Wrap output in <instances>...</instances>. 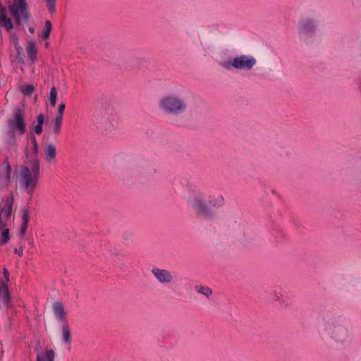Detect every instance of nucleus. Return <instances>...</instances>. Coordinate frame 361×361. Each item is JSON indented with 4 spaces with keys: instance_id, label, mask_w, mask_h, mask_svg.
<instances>
[{
    "instance_id": "nucleus-13",
    "label": "nucleus",
    "mask_w": 361,
    "mask_h": 361,
    "mask_svg": "<svg viewBox=\"0 0 361 361\" xmlns=\"http://www.w3.org/2000/svg\"><path fill=\"white\" fill-rule=\"evenodd\" d=\"M30 221V212L27 209H25L23 212L22 216V224L20 226L19 235L23 238L26 233V231L28 227V224Z\"/></svg>"
},
{
    "instance_id": "nucleus-8",
    "label": "nucleus",
    "mask_w": 361,
    "mask_h": 361,
    "mask_svg": "<svg viewBox=\"0 0 361 361\" xmlns=\"http://www.w3.org/2000/svg\"><path fill=\"white\" fill-rule=\"evenodd\" d=\"M0 27L6 28L7 30L13 29L11 20L6 16V9L0 4Z\"/></svg>"
},
{
    "instance_id": "nucleus-17",
    "label": "nucleus",
    "mask_w": 361,
    "mask_h": 361,
    "mask_svg": "<svg viewBox=\"0 0 361 361\" xmlns=\"http://www.w3.org/2000/svg\"><path fill=\"white\" fill-rule=\"evenodd\" d=\"M44 116L40 114L36 118V124L34 126V131L36 134L40 135L42 133V126L44 124Z\"/></svg>"
},
{
    "instance_id": "nucleus-15",
    "label": "nucleus",
    "mask_w": 361,
    "mask_h": 361,
    "mask_svg": "<svg viewBox=\"0 0 361 361\" xmlns=\"http://www.w3.org/2000/svg\"><path fill=\"white\" fill-rule=\"evenodd\" d=\"M12 214V202L7 200L4 207L1 208L0 214V221L4 220V218L8 219L11 216Z\"/></svg>"
},
{
    "instance_id": "nucleus-16",
    "label": "nucleus",
    "mask_w": 361,
    "mask_h": 361,
    "mask_svg": "<svg viewBox=\"0 0 361 361\" xmlns=\"http://www.w3.org/2000/svg\"><path fill=\"white\" fill-rule=\"evenodd\" d=\"M54 352L53 350H48L45 353H37V361H54Z\"/></svg>"
},
{
    "instance_id": "nucleus-4",
    "label": "nucleus",
    "mask_w": 361,
    "mask_h": 361,
    "mask_svg": "<svg viewBox=\"0 0 361 361\" xmlns=\"http://www.w3.org/2000/svg\"><path fill=\"white\" fill-rule=\"evenodd\" d=\"M4 276V280H0V300L5 306H8L11 302V294L8 286L9 281V272L6 268L3 270Z\"/></svg>"
},
{
    "instance_id": "nucleus-22",
    "label": "nucleus",
    "mask_w": 361,
    "mask_h": 361,
    "mask_svg": "<svg viewBox=\"0 0 361 361\" xmlns=\"http://www.w3.org/2000/svg\"><path fill=\"white\" fill-rule=\"evenodd\" d=\"M35 91V87L32 85H25L21 88V92L25 95H31Z\"/></svg>"
},
{
    "instance_id": "nucleus-12",
    "label": "nucleus",
    "mask_w": 361,
    "mask_h": 361,
    "mask_svg": "<svg viewBox=\"0 0 361 361\" xmlns=\"http://www.w3.org/2000/svg\"><path fill=\"white\" fill-rule=\"evenodd\" d=\"M152 272L161 282H170L172 279L170 273L166 270L154 269Z\"/></svg>"
},
{
    "instance_id": "nucleus-10",
    "label": "nucleus",
    "mask_w": 361,
    "mask_h": 361,
    "mask_svg": "<svg viewBox=\"0 0 361 361\" xmlns=\"http://www.w3.org/2000/svg\"><path fill=\"white\" fill-rule=\"evenodd\" d=\"M0 243L1 245H6L10 240L9 229L5 221H0Z\"/></svg>"
},
{
    "instance_id": "nucleus-3",
    "label": "nucleus",
    "mask_w": 361,
    "mask_h": 361,
    "mask_svg": "<svg viewBox=\"0 0 361 361\" xmlns=\"http://www.w3.org/2000/svg\"><path fill=\"white\" fill-rule=\"evenodd\" d=\"M10 13L15 22L20 24L21 20H29L28 4L27 0H13V5L10 7Z\"/></svg>"
},
{
    "instance_id": "nucleus-25",
    "label": "nucleus",
    "mask_w": 361,
    "mask_h": 361,
    "mask_svg": "<svg viewBox=\"0 0 361 361\" xmlns=\"http://www.w3.org/2000/svg\"><path fill=\"white\" fill-rule=\"evenodd\" d=\"M61 122H62V117H61V116H57L54 120V130L56 132H58L59 130L60 129Z\"/></svg>"
},
{
    "instance_id": "nucleus-2",
    "label": "nucleus",
    "mask_w": 361,
    "mask_h": 361,
    "mask_svg": "<svg viewBox=\"0 0 361 361\" xmlns=\"http://www.w3.org/2000/svg\"><path fill=\"white\" fill-rule=\"evenodd\" d=\"M8 133L15 135H23L26 132L25 112L23 109H15L12 116L7 121Z\"/></svg>"
},
{
    "instance_id": "nucleus-31",
    "label": "nucleus",
    "mask_w": 361,
    "mask_h": 361,
    "mask_svg": "<svg viewBox=\"0 0 361 361\" xmlns=\"http://www.w3.org/2000/svg\"><path fill=\"white\" fill-rule=\"evenodd\" d=\"M49 46V42H46V43H45V47L47 48Z\"/></svg>"
},
{
    "instance_id": "nucleus-1",
    "label": "nucleus",
    "mask_w": 361,
    "mask_h": 361,
    "mask_svg": "<svg viewBox=\"0 0 361 361\" xmlns=\"http://www.w3.org/2000/svg\"><path fill=\"white\" fill-rule=\"evenodd\" d=\"M22 166L19 170V180L22 186L29 194H32L38 183L39 175V161L35 158L29 164Z\"/></svg>"
},
{
    "instance_id": "nucleus-7",
    "label": "nucleus",
    "mask_w": 361,
    "mask_h": 361,
    "mask_svg": "<svg viewBox=\"0 0 361 361\" xmlns=\"http://www.w3.org/2000/svg\"><path fill=\"white\" fill-rule=\"evenodd\" d=\"M256 61L254 58L248 59L246 56H240L233 59L232 65L235 68L250 69L255 63Z\"/></svg>"
},
{
    "instance_id": "nucleus-11",
    "label": "nucleus",
    "mask_w": 361,
    "mask_h": 361,
    "mask_svg": "<svg viewBox=\"0 0 361 361\" xmlns=\"http://www.w3.org/2000/svg\"><path fill=\"white\" fill-rule=\"evenodd\" d=\"M53 310L55 316L60 322H63L66 319V313L64 312V307L63 304L56 301L53 305Z\"/></svg>"
},
{
    "instance_id": "nucleus-20",
    "label": "nucleus",
    "mask_w": 361,
    "mask_h": 361,
    "mask_svg": "<svg viewBox=\"0 0 361 361\" xmlns=\"http://www.w3.org/2000/svg\"><path fill=\"white\" fill-rule=\"evenodd\" d=\"M56 97H57L56 89L54 87H53L51 89L50 94H49V104L53 107L55 106V105H56Z\"/></svg>"
},
{
    "instance_id": "nucleus-26",
    "label": "nucleus",
    "mask_w": 361,
    "mask_h": 361,
    "mask_svg": "<svg viewBox=\"0 0 361 361\" xmlns=\"http://www.w3.org/2000/svg\"><path fill=\"white\" fill-rule=\"evenodd\" d=\"M63 339L65 343H68V325L63 326Z\"/></svg>"
},
{
    "instance_id": "nucleus-14",
    "label": "nucleus",
    "mask_w": 361,
    "mask_h": 361,
    "mask_svg": "<svg viewBox=\"0 0 361 361\" xmlns=\"http://www.w3.org/2000/svg\"><path fill=\"white\" fill-rule=\"evenodd\" d=\"M56 156V148L54 145L49 144L44 149V158L49 163H52Z\"/></svg>"
},
{
    "instance_id": "nucleus-28",
    "label": "nucleus",
    "mask_w": 361,
    "mask_h": 361,
    "mask_svg": "<svg viewBox=\"0 0 361 361\" xmlns=\"http://www.w3.org/2000/svg\"><path fill=\"white\" fill-rule=\"evenodd\" d=\"M66 105L65 104H61L59 106V114L58 116H61V117L63 116V114L65 109Z\"/></svg>"
},
{
    "instance_id": "nucleus-18",
    "label": "nucleus",
    "mask_w": 361,
    "mask_h": 361,
    "mask_svg": "<svg viewBox=\"0 0 361 361\" xmlns=\"http://www.w3.org/2000/svg\"><path fill=\"white\" fill-rule=\"evenodd\" d=\"M52 29V24L51 21L47 20L44 24V27L40 34L39 37L42 39H48Z\"/></svg>"
},
{
    "instance_id": "nucleus-32",
    "label": "nucleus",
    "mask_w": 361,
    "mask_h": 361,
    "mask_svg": "<svg viewBox=\"0 0 361 361\" xmlns=\"http://www.w3.org/2000/svg\"><path fill=\"white\" fill-rule=\"evenodd\" d=\"M29 30H30L31 32H33V30H34V29H33V28H30V29H29Z\"/></svg>"
},
{
    "instance_id": "nucleus-24",
    "label": "nucleus",
    "mask_w": 361,
    "mask_h": 361,
    "mask_svg": "<svg viewBox=\"0 0 361 361\" xmlns=\"http://www.w3.org/2000/svg\"><path fill=\"white\" fill-rule=\"evenodd\" d=\"M31 144L32 145L33 153L36 155L38 152V144L36 137L34 135L31 137Z\"/></svg>"
},
{
    "instance_id": "nucleus-9",
    "label": "nucleus",
    "mask_w": 361,
    "mask_h": 361,
    "mask_svg": "<svg viewBox=\"0 0 361 361\" xmlns=\"http://www.w3.org/2000/svg\"><path fill=\"white\" fill-rule=\"evenodd\" d=\"M26 51L30 63H35L37 61V47L34 41L27 42L26 45Z\"/></svg>"
},
{
    "instance_id": "nucleus-19",
    "label": "nucleus",
    "mask_w": 361,
    "mask_h": 361,
    "mask_svg": "<svg viewBox=\"0 0 361 361\" xmlns=\"http://www.w3.org/2000/svg\"><path fill=\"white\" fill-rule=\"evenodd\" d=\"M196 206L197 209L203 213L204 215L209 216L211 214V212L208 206L204 204L202 200L198 199L196 200Z\"/></svg>"
},
{
    "instance_id": "nucleus-23",
    "label": "nucleus",
    "mask_w": 361,
    "mask_h": 361,
    "mask_svg": "<svg viewBox=\"0 0 361 361\" xmlns=\"http://www.w3.org/2000/svg\"><path fill=\"white\" fill-rule=\"evenodd\" d=\"M197 291L200 293L205 295L206 296H209L212 293V290L209 287L204 286H199L197 287Z\"/></svg>"
},
{
    "instance_id": "nucleus-6",
    "label": "nucleus",
    "mask_w": 361,
    "mask_h": 361,
    "mask_svg": "<svg viewBox=\"0 0 361 361\" xmlns=\"http://www.w3.org/2000/svg\"><path fill=\"white\" fill-rule=\"evenodd\" d=\"M11 171V166L7 161L0 165V190H4L9 186Z\"/></svg>"
},
{
    "instance_id": "nucleus-21",
    "label": "nucleus",
    "mask_w": 361,
    "mask_h": 361,
    "mask_svg": "<svg viewBox=\"0 0 361 361\" xmlns=\"http://www.w3.org/2000/svg\"><path fill=\"white\" fill-rule=\"evenodd\" d=\"M46 6L48 8L50 14L53 15L56 12V0H44Z\"/></svg>"
},
{
    "instance_id": "nucleus-27",
    "label": "nucleus",
    "mask_w": 361,
    "mask_h": 361,
    "mask_svg": "<svg viewBox=\"0 0 361 361\" xmlns=\"http://www.w3.org/2000/svg\"><path fill=\"white\" fill-rule=\"evenodd\" d=\"M313 27V24L310 20H308L304 25L305 31L308 32Z\"/></svg>"
},
{
    "instance_id": "nucleus-5",
    "label": "nucleus",
    "mask_w": 361,
    "mask_h": 361,
    "mask_svg": "<svg viewBox=\"0 0 361 361\" xmlns=\"http://www.w3.org/2000/svg\"><path fill=\"white\" fill-rule=\"evenodd\" d=\"M161 107L170 113H176L184 107L181 100L176 97H168L161 101Z\"/></svg>"
},
{
    "instance_id": "nucleus-30",
    "label": "nucleus",
    "mask_w": 361,
    "mask_h": 361,
    "mask_svg": "<svg viewBox=\"0 0 361 361\" xmlns=\"http://www.w3.org/2000/svg\"><path fill=\"white\" fill-rule=\"evenodd\" d=\"M15 47L16 49H17L18 51H20V49H21V47H20V45L18 44V42L16 43L15 44Z\"/></svg>"
},
{
    "instance_id": "nucleus-29",
    "label": "nucleus",
    "mask_w": 361,
    "mask_h": 361,
    "mask_svg": "<svg viewBox=\"0 0 361 361\" xmlns=\"http://www.w3.org/2000/svg\"><path fill=\"white\" fill-rule=\"evenodd\" d=\"M14 252L16 254H17L19 257H21L23 254V247L20 248H15Z\"/></svg>"
}]
</instances>
